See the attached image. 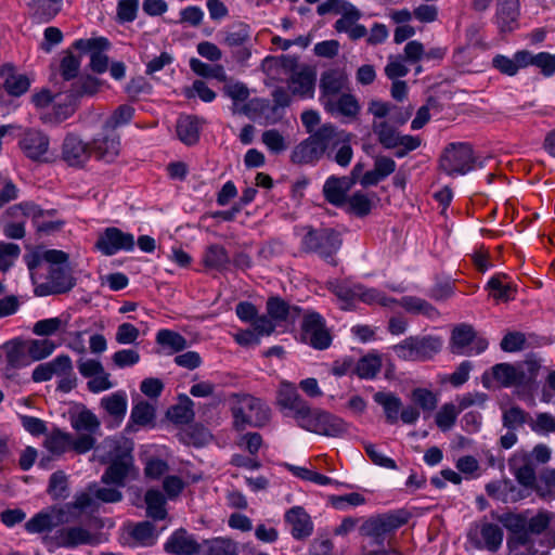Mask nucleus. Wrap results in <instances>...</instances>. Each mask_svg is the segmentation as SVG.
Segmentation results:
<instances>
[{
  "instance_id": "nucleus-19",
  "label": "nucleus",
  "mask_w": 555,
  "mask_h": 555,
  "mask_svg": "<svg viewBox=\"0 0 555 555\" xmlns=\"http://www.w3.org/2000/svg\"><path fill=\"white\" fill-rule=\"evenodd\" d=\"M276 403L281 409L289 410L293 417L298 422L310 408L308 403L299 396L293 384L283 382L280 385L276 396Z\"/></svg>"
},
{
  "instance_id": "nucleus-9",
  "label": "nucleus",
  "mask_w": 555,
  "mask_h": 555,
  "mask_svg": "<svg viewBox=\"0 0 555 555\" xmlns=\"http://www.w3.org/2000/svg\"><path fill=\"white\" fill-rule=\"evenodd\" d=\"M114 456L111 464L101 477L102 483L106 486L125 487L128 476L133 470V456L131 449L121 448L118 443L113 447Z\"/></svg>"
},
{
  "instance_id": "nucleus-56",
  "label": "nucleus",
  "mask_w": 555,
  "mask_h": 555,
  "mask_svg": "<svg viewBox=\"0 0 555 555\" xmlns=\"http://www.w3.org/2000/svg\"><path fill=\"white\" fill-rule=\"evenodd\" d=\"M411 400L424 412H431L437 408V396L429 389L415 388L411 392Z\"/></svg>"
},
{
  "instance_id": "nucleus-49",
  "label": "nucleus",
  "mask_w": 555,
  "mask_h": 555,
  "mask_svg": "<svg viewBox=\"0 0 555 555\" xmlns=\"http://www.w3.org/2000/svg\"><path fill=\"white\" fill-rule=\"evenodd\" d=\"M44 446L51 453L61 455L70 449L72 436L59 429L53 430L46 439Z\"/></svg>"
},
{
  "instance_id": "nucleus-29",
  "label": "nucleus",
  "mask_w": 555,
  "mask_h": 555,
  "mask_svg": "<svg viewBox=\"0 0 555 555\" xmlns=\"http://www.w3.org/2000/svg\"><path fill=\"white\" fill-rule=\"evenodd\" d=\"M519 0H498L496 23L502 31H511L517 26Z\"/></svg>"
},
{
  "instance_id": "nucleus-57",
  "label": "nucleus",
  "mask_w": 555,
  "mask_h": 555,
  "mask_svg": "<svg viewBox=\"0 0 555 555\" xmlns=\"http://www.w3.org/2000/svg\"><path fill=\"white\" fill-rule=\"evenodd\" d=\"M80 69V57L72 52H66L60 62V75L64 81H70L78 76Z\"/></svg>"
},
{
  "instance_id": "nucleus-8",
  "label": "nucleus",
  "mask_w": 555,
  "mask_h": 555,
  "mask_svg": "<svg viewBox=\"0 0 555 555\" xmlns=\"http://www.w3.org/2000/svg\"><path fill=\"white\" fill-rule=\"evenodd\" d=\"M475 156L468 143H450L440 157V169L449 176L466 175L474 168Z\"/></svg>"
},
{
  "instance_id": "nucleus-45",
  "label": "nucleus",
  "mask_w": 555,
  "mask_h": 555,
  "mask_svg": "<svg viewBox=\"0 0 555 555\" xmlns=\"http://www.w3.org/2000/svg\"><path fill=\"white\" fill-rule=\"evenodd\" d=\"M47 492L55 501L69 496L68 480L64 472L57 470L50 476Z\"/></svg>"
},
{
  "instance_id": "nucleus-7",
  "label": "nucleus",
  "mask_w": 555,
  "mask_h": 555,
  "mask_svg": "<svg viewBox=\"0 0 555 555\" xmlns=\"http://www.w3.org/2000/svg\"><path fill=\"white\" fill-rule=\"evenodd\" d=\"M340 246L341 238L339 233L328 228L318 230L310 229L302 238V247L305 250L317 253L332 264H336L333 255Z\"/></svg>"
},
{
  "instance_id": "nucleus-64",
  "label": "nucleus",
  "mask_w": 555,
  "mask_h": 555,
  "mask_svg": "<svg viewBox=\"0 0 555 555\" xmlns=\"http://www.w3.org/2000/svg\"><path fill=\"white\" fill-rule=\"evenodd\" d=\"M327 287L343 301H349L357 298V293H359L358 284L350 285L347 281H330L327 283Z\"/></svg>"
},
{
  "instance_id": "nucleus-14",
  "label": "nucleus",
  "mask_w": 555,
  "mask_h": 555,
  "mask_svg": "<svg viewBox=\"0 0 555 555\" xmlns=\"http://www.w3.org/2000/svg\"><path fill=\"white\" fill-rule=\"evenodd\" d=\"M134 236L116 227H108L100 233L95 248L105 256H113L120 250L131 251L134 248Z\"/></svg>"
},
{
  "instance_id": "nucleus-63",
  "label": "nucleus",
  "mask_w": 555,
  "mask_h": 555,
  "mask_svg": "<svg viewBox=\"0 0 555 555\" xmlns=\"http://www.w3.org/2000/svg\"><path fill=\"white\" fill-rule=\"evenodd\" d=\"M139 0H119L116 9V20L120 24L131 23L138 16Z\"/></svg>"
},
{
  "instance_id": "nucleus-22",
  "label": "nucleus",
  "mask_w": 555,
  "mask_h": 555,
  "mask_svg": "<svg viewBox=\"0 0 555 555\" xmlns=\"http://www.w3.org/2000/svg\"><path fill=\"white\" fill-rule=\"evenodd\" d=\"M267 312L271 321L288 325L294 324L300 319L302 309L298 306L289 305L280 297H270L267 301Z\"/></svg>"
},
{
  "instance_id": "nucleus-41",
  "label": "nucleus",
  "mask_w": 555,
  "mask_h": 555,
  "mask_svg": "<svg viewBox=\"0 0 555 555\" xmlns=\"http://www.w3.org/2000/svg\"><path fill=\"white\" fill-rule=\"evenodd\" d=\"M156 343L168 348L170 353L180 352L188 347V340L180 333L171 330L158 331Z\"/></svg>"
},
{
  "instance_id": "nucleus-30",
  "label": "nucleus",
  "mask_w": 555,
  "mask_h": 555,
  "mask_svg": "<svg viewBox=\"0 0 555 555\" xmlns=\"http://www.w3.org/2000/svg\"><path fill=\"white\" fill-rule=\"evenodd\" d=\"M323 107L331 114H337L351 120L358 117L361 109L357 98L350 93H341L332 101V105Z\"/></svg>"
},
{
  "instance_id": "nucleus-15",
  "label": "nucleus",
  "mask_w": 555,
  "mask_h": 555,
  "mask_svg": "<svg viewBox=\"0 0 555 555\" xmlns=\"http://www.w3.org/2000/svg\"><path fill=\"white\" fill-rule=\"evenodd\" d=\"M275 324L266 315H258L257 308L245 302V346L259 344L273 333Z\"/></svg>"
},
{
  "instance_id": "nucleus-32",
  "label": "nucleus",
  "mask_w": 555,
  "mask_h": 555,
  "mask_svg": "<svg viewBox=\"0 0 555 555\" xmlns=\"http://www.w3.org/2000/svg\"><path fill=\"white\" fill-rule=\"evenodd\" d=\"M194 402L186 396H179V403L167 411V417L175 424L184 425L191 423L194 417Z\"/></svg>"
},
{
  "instance_id": "nucleus-33",
  "label": "nucleus",
  "mask_w": 555,
  "mask_h": 555,
  "mask_svg": "<svg viewBox=\"0 0 555 555\" xmlns=\"http://www.w3.org/2000/svg\"><path fill=\"white\" fill-rule=\"evenodd\" d=\"M511 468L516 480L526 488H532L537 481L535 469L528 459L527 454L521 456V463L518 464V459L515 457L511 461Z\"/></svg>"
},
{
  "instance_id": "nucleus-52",
  "label": "nucleus",
  "mask_w": 555,
  "mask_h": 555,
  "mask_svg": "<svg viewBox=\"0 0 555 555\" xmlns=\"http://www.w3.org/2000/svg\"><path fill=\"white\" fill-rule=\"evenodd\" d=\"M529 417L530 414L519 406H512L503 412L502 423L505 428L516 430V428L524 424L529 425Z\"/></svg>"
},
{
  "instance_id": "nucleus-4",
  "label": "nucleus",
  "mask_w": 555,
  "mask_h": 555,
  "mask_svg": "<svg viewBox=\"0 0 555 555\" xmlns=\"http://www.w3.org/2000/svg\"><path fill=\"white\" fill-rule=\"evenodd\" d=\"M40 264V259L28 261L27 266L31 272V279L35 286V294L43 297L49 295H59L69 292L76 285V279L73 276L72 269L68 266L48 268L47 281L38 283L34 270Z\"/></svg>"
},
{
  "instance_id": "nucleus-3",
  "label": "nucleus",
  "mask_w": 555,
  "mask_h": 555,
  "mask_svg": "<svg viewBox=\"0 0 555 555\" xmlns=\"http://www.w3.org/2000/svg\"><path fill=\"white\" fill-rule=\"evenodd\" d=\"M90 505L91 499L87 494H76L73 502L62 506H51L37 513L25 524V529L29 533L49 532L60 525L77 520L79 512Z\"/></svg>"
},
{
  "instance_id": "nucleus-23",
  "label": "nucleus",
  "mask_w": 555,
  "mask_h": 555,
  "mask_svg": "<svg viewBox=\"0 0 555 555\" xmlns=\"http://www.w3.org/2000/svg\"><path fill=\"white\" fill-rule=\"evenodd\" d=\"M61 545L75 548L79 545H96L101 542L100 535L92 533L81 526H73L61 530Z\"/></svg>"
},
{
  "instance_id": "nucleus-16",
  "label": "nucleus",
  "mask_w": 555,
  "mask_h": 555,
  "mask_svg": "<svg viewBox=\"0 0 555 555\" xmlns=\"http://www.w3.org/2000/svg\"><path fill=\"white\" fill-rule=\"evenodd\" d=\"M91 156V143L78 135L68 133L62 144V159L72 167H82Z\"/></svg>"
},
{
  "instance_id": "nucleus-13",
  "label": "nucleus",
  "mask_w": 555,
  "mask_h": 555,
  "mask_svg": "<svg viewBox=\"0 0 555 555\" xmlns=\"http://www.w3.org/2000/svg\"><path fill=\"white\" fill-rule=\"evenodd\" d=\"M404 524L403 519L395 515H378L365 520L359 528L363 538L371 540L372 544L382 545L386 535Z\"/></svg>"
},
{
  "instance_id": "nucleus-17",
  "label": "nucleus",
  "mask_w": 555,
  "mask_h": 555,
  "mask_svg": "<svg viewBox=\"0 0 555 555\" xmlns=\"http://www.w3.org/2000/svg\"><path fill=\"white\" fill-rule=\"evenodd\" d=\"M347 82V75L339 69H331L323 73L320 80L321 104L323 106L332 105V101L340 95Z\"/></svg>"
},
{
  "instance_id": "nucleus-5",
  "label": "nucleus",
  "mask_w": 555,
  "mask_h": 555,
  "mask_svg": "<svg viewBox=\"0 0 555 555\" xmlns=\"http://www.w3.org/2000/svg\"><path fill=\"white\" fill-rule=\"evenodd\" d=\"M297 424L305 430L328 437L341 436L348 428L341 418L311 408L307 410Z\"/></svg>"
},
{
  "instance_id": "nucleus-1",
  "label": "nucleus",
  "mask_w": 555,
  "mask_h": 555,
  "mask_svg": "<svg viewBox=\"0 0 555 555\" xmlns=\"http://www.w3.org/2000/svg\"><path fill=\"white\" fill-rule=\"evenodd\" d=\"M351 138V133L330 122L323 124L294 147L291 160L299 165L315 164L323 156H327L337 165L347 167L353 155Z\"/></svg>"
},
{
  "instance_id": "nucleus-18",
  "label": "nucleus",
  "mask_w": 555,
  "mask_h": 555,
  "mask_svg": "<svg viewBox=\"0 0 555 555\" xmlns=\"http://www.w3.org/2000/svg\"><path fill=\"white\" fill-rule=\"evenodd\" d=\"M120 138L116 131H104L91 142V154L105 163H112L119 155Z\"/></svg>"
},
{
  "instance_id": "nucleus-31",
  "label": "nucleus",
  "mask_w": 555,
  "mask_h": 555,
  "mask_svg": "<svg viewBox=\"0 0 555 555\" xmlns=\"http://www.w3.org/2000/svg\"><path fill=\"white\" fill-rule=\"evenodd\" d=\"M119 487H100L96 483H91L87 488V492L80 494H87L91 499V505L88 508H98L99 503H117L122 500V493L118 489Z\"/></svg>"
},
{
  "instance_id": "nucleus-61",
  "label": "nucleus",
  "mask_w": 555,
  "mask_h": 555,
  "mask_svg": "<svg viewBox=\"0 0 555 555\" xmlns=\"http://www.w3.org/2000/svg\"><path fill=\"white\" fill-rule=\"evenodd\" d=\"M529 426L539 435H548L555 433V417L550 413H539L534 418L529 417Z\"/></svg>"
},
{
  "instance_id": "nucleus-28",
  "label": "nucleus",
  "mask_w": 555,
  "mask_h": 555,
  "mask_svg": "<svg viewBox=\"0 0 555 555\" xmlns=\"http://www.w3.org/2000/svg\"><path fill=\"white\" fill-rule=\"evenodd\" d=\"M0 77H4L3 88L10 95L21 96L26 93L30 87V80L26 75H16L14 66L5 63L0 67Z\"/></svg>"
},
{
  "instance_id": "nucleus-40",
  "label": "nucleus",
  "mask_w": 555,
  "mask_h": 555,
  "mask_svg": "<svg viewBox=\"0 0 555 555\" xmlns=\"http://www.w3.org/2000/svg\"><path fill=\"white\" fill-rule=\"evenodd\" d=\"M101 406L114 418L122 420L127 411V397L122 391L114 392L101 399Z\"/></svg>"
},
{
  "instance_id": "nucleus-39",
  "label": "nucleus",
  "mask_w": 555,
  "mask_h": 555,
  "mask_svg": "<svg viewBox=\"0 0 555 555\" xmlns=\"http://www.w3.org/2000/svg\"><path fill=\"white\" fill-rule=\"evenodd\" d=\"M144 500L146 504L147 517L154 520H163L167 517V509L165 507L166 500L159 490H147Z\"/></svg>"
},
{
  "instance_id": "nucleus-58",
  "label": "nucleus",
  "mask_w": 555,
  "mask_h": 555,
  "mask_svg": "<svg viewBox=\"0 0 555 555\" xmlns=\"http://www.w3.org/2000/svg\"><path fill=\"white\" fill-rule=\"evenodd\" d=\"M207 555H237V543L227 538L207 541Z\"/></svg>"
},
{
  "instance_id": "nucleus-34",
  "label": "nucleus",
  "mask_w": 555,
  "mask_h": 555,
  "mask_svg": "<svg viewBox=\"0 0 555 555\" xmlns=\"http://www.w3.org/2000/svg\"><path fill=\"white\" fill-rule=\"evenodd\" d=\"M396 304H399L408 313L421 314L429 319L439 317L438 310L431 304L416 296H404Z\"/></svg>"
},
{
  "instance_id": "nucleus-60",
  "label": "nucleus",
  "mask_w": 555,
  "mask_h": 555,
  "mask_svg": "<svg viewBox=\"0 0 555 555\" xmlns=\"http://www.w3.org/2000/svg\"><path fill=\"white\" fill-rule=\"evenodd\" d=\"M130 534L142 545H153L156 539L155 526L147 520L138 522Z\"/></svg>"
},
{
  "instance_id": "nucleus-35",
  "label": "nucleus",
  "mask_w": 555,
  "mask_h": 555,
  "mask_svg": "<svg viewBox=\"0 0 555 555\" xmlns=\"http://www.w3.org/2000/svg\"><path fill=\"white\" fill-rule=\"evenodd\" d=\"M374 401L383 406L386 420L389 424L398 422L399 411L402 406L401 399L392 392L377 391L373 396Z\"/></svg>"
},
{
  "instance_id": "nucleus-42",
  "label": "nucleus",
  "mask_w": 555,
  "mask_h": 555,
  "mask_svg": "<svg viewBox=\"0 0 555 555\" xmlns=\"http://www.w3.org/2000/svg\"><path fill=\"white\" fill-rule=\"evenodd\" d=\"M341 15L335 24L334 28L338 33H346L353 27L361 18L362 13L350 2H346L341 5L339 13Z\"/></svg>"
},
{
  "instance_id": "nucleus-26",
  "label": "nucleus",
  "mask_w": 555,
  "mask_h": 555,
  "mask_svg": "<svg viewBox=\"0 0 555 555\" xmlns=\"http://www.w3.org/2000/svg\"><path fill=\"white\" fill-rule=\"evenodd\" d=\"M352 179H347V177H330L324 185L323 193L325 198L335 206H341L346 204L347 193L352 188Z\"/></svg>"
},
{
  "instance_id": "nucleus-36",
  "label": "nucleus",
  "mask_w": 555,
  "mask_h": 555,
  "mask_svg": "<svg viewBox=\"0 0 555 555\" xmlns=\"http://www.w3.org/2000/svg\"><path fill=\"white\" fill-rule=\"evenodd\" d=\"M480 535L481 541H476L475 545L477 547H485L490 552H496L503 541V531L502 529L494 524L482 522L480 525Z\"/></svg>"
},
{
  "instance_id": "nucleus-43",
  "label": "nucleus",
  "mask_w": 555,
  "mask_h": 555,
  "mask_svg": "<svg viewBox=\"0 0 555 555\" xmlns=\"http://www.w3.org/2000/svg\"><path fill=\"white\" fill-rule=\"evenodd\" d=\"M373 132L377 135L378 142L385 149H396L397 141L399 138V132L390 126L387 121H376L372 122Z\"/></svg>"
},
{
  "instance_id": "nucleus-24",
  "label": "nucleus",
  "mask_w": 555,
  "mask_h": 555,
  "mask_svg": "<svg viewBox=\"0 0 555 555\" xmlns=\"http://www.w3.org/2000/svg\"><path fill=\"white\" fill-rule=\"evenodd\" d=\"M493 377L504 387L521 386L527 384V375L522 365L499 363L492 367Z\"/></svg>"
},
{
  "instance_id": "nucleus-44",
  "label": "nucleus",
  "mask_w": 555,
  "mask_h": 555,
  "mask_svg": "<svg viewBox=\"0 0 555 555\" xmlns=\"http://www.w3.org/2000/svg\"><path fill=\"white\" fill-rule=\"evenodd\" d=\"M133 115L134 108L131 105H119L105 120L103 125L104 131H116L118 127L129 124Z\"/></svg>"
},
{
  "instance_id": "nucleus-51",
  "label": "nucleus",
  "mask_w": 555,
  "mask_h": 555,
  "mask_svg": "<svg viewBox=\"0 0 555 555\" xmlns=\"http://www.w3.org/2000/svg\"><path fill=\"white\" fill-rule=\"evenodd\" d=\"M382 367V360L378 356H365L361 358L356 366V373L360 378H373Z\"/></svg>"
},
{
  "instance_id": "nucleus-21",
  "label": "nucleus",
  "mask_w": 555,
  "mask_h": 555,
  "mask_svg": "<svg viewBox=\"0 0 555 555\" xmlns=\"http://www.w3.org/2000/svg\"><path fill=\"white\" fill-rule=\"evenodd\" d=\"M271 408L260 397L245 395V425L263 427L271 420Z\"/></svg>"
},
{
  "instance_id": "nucleus-6",
  "label": "nucleus",
  "mask_w": 555,
  "mask_h": 555,
  "mask_svg": "<svg viewBox=\"0 0 555 555\" xmlns=\"http://www.w3.org/2000/svg\"><path fill=\"white\" fill-rule=\"evenodd\" d=\"M442 340L435 336H410L393 346L396 354L409 361L427 360L441 350Z\"/></svg>"
},
{
  "instance_id": "nucleus-12",
  "label": "nucleus",
  "mask_w": 555,
  "mask_h": 555,
  "mask_svg": "<svg viewBox=\"0 0 555 555\" xmlns=\"http://www.w3.org/2000/svg\"><path fill=\"white\" fill-rule=\"evenodd\" d=\"M488 347L485 338L476 337V333L472 325L460 324L452 331L450 340V350L454 354L469 356L473 352L481 353Z\"/></svg>"
},
{
  "instance_id": "nucleus-48",
  "label": "nucleus",
  "mask_w": 555,
  "mask_h": 555,
  "mask_svg": "<svg viewBox=\"0 0 555 555\" xmlns=\"http://www.w3.org/2000/svg\"><path fill=\"white\" fill-rule=\"evenodd\" d=\"M222 82H224L222 88L224 95L232 100L231 109L233 114L241 115L243 113V83L233 81L232 78L228 77Z\"/></svg>"
},
{
  "instance_id": "nucleus-11",
  "label": "nucleus",
  "mask_w": 555,
  "mask_h": 555,
  "mask_svg": "<svg viewBox=\"0 0 555 555\" xmlns=\"http://www.w3.org/2000/svg\"><path fill=\"white\" fill-rule=\"evenodd\" d=\"M301 338L315 349H325L331 345V335L322 315L312 310L301 313Z\"/></svg>"
},
{
  "instance_id": "nucleus-27",
  "label": "nucleus",
  "mask_w": 555,
  "mask_h": 555,
  "mask_svg": "<svg viewBox=\"0 0 555 555\" xmlns=\"http://www.w3.org/2000/svg\"><path fill=\"white\" fill-rule=\"evenodd\" d=\"M315 74L308 67L294 72L288 80L292 93L302 99L313 98Z\"/></svg>"
},
{
  "instance_id": "nucleus-10",
  "label": "nucleus",
  "mask_w": 555,
  "mask_h": 555,
  "mask_svg": "<svg viewBox=\"0 0 555 555\" xmlns=\"http://www.w3.org/2000/svg\"><path fill=\"white\" fill-rule=\"evenodd\" d=\"M18 147L23 155L35 163H48L50 138L40 129L27 128L18 137Z\"/></svg>"
},
{
  "instance_id": "nucleus-53",
  "label": "nucleus",
  "mask_w": 555,
  "mask_h": 555,
  "mask_svg": "<svg viewBox=\"0 0 555 555\" xmlns=\"http://www.w3.org/2000/svg\"><path fill=\"white\" fill-rule=\"evenodd\" d=\"M228 261V256L222 246H209L204 256L203 263L207 269L220 270Z\"/></svg>"
},
{
  "instance_id": "nucleus-2",
  "label": "nucleus",
  "mask_w": 555,
  "mask_h": 555,
  "mask_svg": "<svg viewBox=\"0 0 555 555\" xmlns=\"http://www.w3.org/2000/svg\"><path fill=\"white\" fill-rule=\"evenodd\" d=\"M495 519L509 531L508 547L516 550L531 544L533 535L544 532L551 522L552 514L539 512L531 518H527L524 514L505 513L496 515Z\"/></svg>"
},
{
  "instance_id": "nucleus-38",
  "label": "nucleus",
  "mask_w": 555,
  "mask_h": 555,
  "mask_svg": "<svg viewBox=\"0 0 555 555\" xmlns=\"http://www.w3.org/2000/svg\"><path fill=\"white\" fill-rule=\"evenodd\" d=\"M518 61L522 64L535 65L545 76H551L555 72V54L541 52L532 55L528 51H519Z\"/></svg>"
},
{
  "instance_id": "nucleus-62",
  "label": "nucleus",
  "mask_w": 555,
  "mask_h": 555,
  "mask_svg": "<svg viewBox=\"0 0 555 555\" xmlns=\"http://www.w3.org/2000/svg\"><path fill=\"white\" fill-rule=\"evenodd\" d=\"M459 414L460 411L453 403H446L436 414V424L442 431H447L454 425Z\"/></svg>"
},
{
  "instance_id": "nucleus-46",
  "label": "nucleus",
  "mask_w": 555,
  "mask_h": 555,
  "mask_svg": "<svg viewBox=\"0 0 555 555\" xmlns=\"http://www.w3.org/2000/svg\"><path fill=\"white\" fill-rule=\"evenodd\" d=\"M54 341L43 339H31L27 343V354L33 361H40L48 358L55 350Z\"/></svg>"
},
{
  "instance_id": "nucleus-55",
  "label": "nucleus",
  "mask_w": 555,
  "mask_h": 555,
  "mask_svg": "<svg viewBox=\"0 0 555 555\" xmlns=\"http://www.w3.org/2000/svg\"><path fill=\"white\" fill-rule=\"evenodd\" d=\"M100 81L92 76H85L79 78L72 85L70 95L73 98H80L83 95H93L99 91Z\"/></svg>"
},
{
  "instance_id": "nucleus-50",
  "label": "nucleus",
  "mask_w": 555,
  "mask_h": 555,
  "mask_svg": "<svg viewBox=\"0 0 555 555\" xmlns=\"http://www.w3.org/2000/svg\"><path fill=\"white\" fill-rule=\"evenodd\" d=\"M72 426L77 431L95 434L100 429V421L90 410H83L73 420Z\"/></svg>"
},
{
  "instance_id": "nucleus-37",
  "label": "nucleus",
  "mask_w": 555,
  "mask_h": 555,
  "mask_svg": "<svg viewBox=\"0 0 555 555\" xmlns=\"http://www.w3.org/2000/svg\"><path fill=\"white\" fill-rule=\"evenodd\" d=\"M177 135L186 145H194L199 139L198 120L193 116H182L177 121Z\"/></svg>"
},
{
  "instance_id": "nucleus-20",
  "label": "nucleus",
  "mask_w": 555,
  "mask_h": 555,
  "mask_svg": "<svg viewBox=\"0 0 555 555\" xmlns=\"http://www.w3.org/2000/svg\"><path fill=\"white\" fill-rule=\"evenodd\" d=\"M164 550L173 555H196L199 553L201 545L193 534L180 528L167 539Z\"/></svg>"
},
{
  "instance_id": "nucleus-25",
  "label": "nucleus",
  "mask_w": 555,
  "mask_h": 555,
  "mask_svg": "<svg viewBox=\"0 0 555 555\" xmlns=\"http://www.w3.org/2000/svg\"><path fill=\"white\" fill-rule=\"evenodd\" d=\"M285 520L292 527V535L296 540H302L311 535L313 524L308 513L301 506H294L285 514Z\"/></svg>"
},
{
  "instance_id": "nucleus-47",
  "label": "nucleus",
  "mask_w": 555,
  "mask_h": 555,
  "mask_svg": "<svg viewBox=\"0 0 555 555\" xmlns=\"http://www.w3.org/2000/svg\"><path fill=\"white\" fill-rule=\"evenodd\" d=\"M191 69L204 78H215L219 81L227 80V75L222 65H209L198 59L190 60Z\"/></svg>"
},
{
  "instance_id": "nucleus-59",
  "label": "nucleus",
  "mask_w": 555,
  "mask_h": 555,
  "mask_svg": "<svg viewBox=\"0 0 555 555\" xmlns=\"http://www.w3.org/2000/svg\"><path fill=\"white\" fill-rule=\"evenodd\" d=\"M155 417V410L146 401H140L133 405L130 414L131 421L140 426L150 424Z\"/></svg>"
},
{
  "instance_id": "nucleus-54",
  "label": "nucleus",
  "mask_w": 555,
  "mask_h": 555,
  "mask_svg": "<svg viewBox=\"0 0 555 555\" xmlns=\"http://www.w3.org/2000/svg\"><path fill=\"white\" fill-rule=\"evenodd\" d=\"M261 142L274 154L283 153L288 149V142L276 129H270L262 132Z\"/></svg>"
}]
</instances>
